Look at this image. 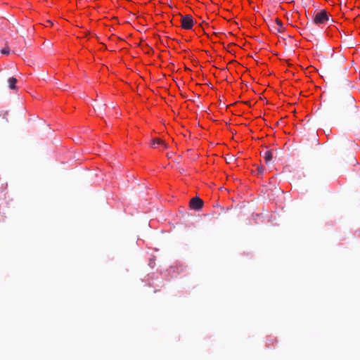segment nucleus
I'll use <instances>...</instances> for the list:
<instances>
[{"label": "nucleus", "instance_id": "obj_1", "mask_svg": "<svg viewBox=\"0 0 360 360\" xmlns=\"http://www.w3.org/2000/svg\"><path fill=\"white\" fill-rule=\"evenodd\" d=\"M329 20V15L326 10H321L314 13V23L317 26L325 25Z\"/></svg>", "mask_w": 360, "mask_h": 360}, {"label": "nucleus", "instance_id": "obj_2", "mask_svg": "<svg viewBox=\"0 0 360 360\" xmlns=\"http://www.w3.org/2000/svg\"><path fill=\"white\" fill-rule=\"evenodd\" d=\"M193 19L191 15H186L181 18V26L184 30H191L193 27Z\"/></svg>", "mask_w": 360, "mask_h": 360}, {"label": "nucleus", "instance_id": "obj_3", "mask_svg": "<svg viewBox=\"0 0 360 360\" xmlns=\"http://www.w3.org/2000/svg\"><path fill=\"white\" fill-rule=\"evenodd\" d=\"M203 206V201L199 198H193L190 200L191 208L198 210Z\"/></svg>", "mask_w": 360, "mask_h": 360}, {"label": "nucleus", "instance_id": "obj_4", "mask_svg": "<svg viewBox=\"0 0 360 360\" xmlns=\"http://www.w3.org/2000/svg\"><path fill=\"white\" fill-rule=\"evenodd\" d=\"M272 27L274 31L278 33H283L285 31L284 25L282 21L278 18H276V20L274 22V24L272 25Z\"/></svg>", "mask_w": 360, "mask_h": 360}, {"label": "nucleus", "instance_id": "obj_5", "mask_svg": "<svg viewBox=\"0 0 360 360\" xmlns=\"http://www.w3.org/2000/svg\"><path fill=\"white\" fill-rule=\"evenodd\" d=\"M8 82L10 89H16L17 79L15 77H10L8 79Z\"/></svg>", "mask_w": 360, "mask_h": 360}, {"label": "nucleus", "instance_id": "obj_6", "mask_svg": "<svg viewBox=\"0 0 360 360\" xmlns=\"http://www.w3.org/2000/svg\"><path fill=\"white\" fill-rule=\"evenodd\" d=\"M158 145H162L165 147V145L162 139L159 138L153 139L151 141V146L153 147H155Z\"/></svg>", "mask_w": 360, "mask_h": 360}, {"label": "nucleus", "instance_id": "obj_7", "mask_svg": "<svg viewBox=\"0 0 360 360\" xmlns=\"http://www.w3.org/2000/svg\"><path fill=\"white\" fill-rule=\"evenodd\" d=\"M264 158L266 161V162H268L269 161L271 160L272 159V154H271V152L269 151V150H266L265 153H264Z\"/></svg>", "mask_w": 360, "mask_h": 360}, {"label": "nucleus", "instance_id": "obj_8", "mask_svg": "<svg viewBox=\"0 0 360 360\" xmlns=\"http://www.w3.org/2000/svg\"><path fill=\"white\" fill-rule=\"evenodd\" d=\"M51 25H52V22H51V21L48 20V21L46 22V25L45 26H51Z\"/></svg>", "mask_w": 360, "mask_h": 360}, {"label": "nucleus", "instance_id": "obj_9", "mask_svg": "<svg viewBox=\"0 0 360 360\" xmlns=\"http://www.w3.org/2000/svg\"><path fill=\"white\" fill-rule=\"evenodd\" d=\"M1 53H4V54H8V51H6V50H5V49H3V50L1 51Z\"/></svg>", "mask_w": 360, "mask_h": 360}]
</instances>
